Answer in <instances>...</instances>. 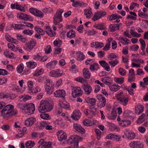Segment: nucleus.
<instances>
[{"label": "nucleus", "instance_id": "f257e3e1", "mask_svg": "<svg viewBox=\"0 0 148 148\" xmlns=\"http://www.w3.org/2000/svg\"><path fill=\"white\" fill-rule=\"evenodd\" d=\"M17 112L14 110V106L9 104L5 106L1 111V116L4 119H8L13 115L16 114Z\"/></svg>", "mask_w": 148, "mask_h": 148}, {"label": "nucleus", "instance_id": "f03ea898", "mask_svg": "<svg viewBox=\"0 0 148 148\" xmlns=\"http://www.w3.org/2000/svg\"><path fill=\"white\" fill-rule=\"evenodd\" d=\"M38 107L40 112H46L51 110L53 109V105L46 100H42Z\"/></svg>", "mask_w": 148, "mask_h": 148}, {"label": "nucleus", "instance_id": "7ed1b4c3", "mask_svg": "<svg viewBox=\"0 0 148 148\" xmlns=\"http://www.w3.org/2000/svg\"><path fill=\"white\" fill-rule=\"evenodd\" d=\"M64 11L63 9H58L53 16V22L55 25H58L59 28L63 26L62 24L60 23L63 21L62 15Z\"/></svg>", "mask_w": 148, "mask_h": 148}, {"label": "nucleus", "instance_id": "20e7f679", "mask_svg": "<svg viewBox=\"0 0 148 148\" xmlns=\"http://www.w3.org/2000/svg\"><path fill=\"white\" fill-rule=\"evenodd\" d=\"M36 42L35 40L32 39L24 45L23 48L27 51H30L36 46Z\"/></svg>", "mask_w": 148, "mask_h": 148}, {"label": "nucleus", "instance_id": "39448f33", "mask_svg": "<svg viewBox=\"0 0 148 148\" xmlns=\"http://www.w3.org/2000/svg\"><path fill=\"white\" fill-rule=\"evenodd\" d=\"M16 16L17 18L25 21H32L33 20L32 17L30 15L22 12L18 13Z\"/></svg>", "mask_w": 148, "mask_h": 148}, {"label": "nucleus", "instance_id": "423d86ee", "mask_svg": "<svg viewBox=\"0 0 148 148\" xmlns=\"http://www.w3.org/2000/svg\"><path fill=\"white\" fill-rule=\"evenodd\" d=\"M72 96L74 97L80 96L83 93L81 88L76 86L72 87Z\"/></svg>", "mask_w": 148, "mask_h": 148}, {"label": "nucleus", "instance_id": "0eeeda50", "mask_svg": "<svg viewBox=\"0 0 148 148\" xmlns=\"http://www.w3.org/2000/svg\"><path fill=\"white\" fill-rule=\"evenodd\" d=\"M64 74L63 71L60 69H57L51 71L49 72V75L52 77H58Z\"/></svg>", "mask_w": 148, "mask_h": 148}, {"label": "nucleus", "instance_id": "6e6552de", "mask_svg": "<svg viewBox=\"0 0 148 148\" xmlns=\"http://www.w3.org/2000/svg\"><path fill=\"white\" fill-rule=\"evenodd\" d=\"M25 108V109L27 110V113L29 115L33 114L35 110V105L32 103L26 104Z\"/></svg>", "mask_w": 148, "mask_h": 148}, {"label": "nucleus", "instance_id": "1a4fd4ad", "mask_svg": "<svg viewBox=\"0 0 148 148\" xmlns=\"http://www.w3.org/2000/svg\"><path fill=\"white\" fill-rule=\"evenodd\" d=\"M106 12L105 11H97L95 14L92 19L94 21L98 20L103 17L106 15Z\"/></svg>", "mask_w": 148, "mask_h": 148}, {"label": "nucleus", "instance_id": "9d476101", "mask_svg": "<svg viewBox=\"0 0 148 148\" xmlns=\"http://www.w3.org/2000/svg\"><path fill=\"white\" fill-rule=\"evenodd\" d=\"M130 148H143V144L139 141H132L129 144Z\"/></svg>", "mask_w": 148, "mask_h": 148}, {"label": "nucleus", "instance_id": "9b49d317", "mask_svg": "<svg viewBox=\"0 0 148 148\" xmlns=\"http://www.w3.org/2000/svg\"><path fill=\"white\" fill-rule=\"evenodd\" d=\"M54 97L64 98L66 96V91L63 89H59L54 92Z\"/></svg>", "mask_w": 148, "mask_h": 148}, {"label": "nucleus", "instance_id": "f8f14e48", "mask_svg": "<svg viewBox=\"0 0 148 148\" xmlns=\"http://www.w3.org/2000/svg\"><path fill=\"white\" fill-rule=\"evenodd\" d=\"M125 135L126 137L129 139H134L136 136V134L132 131H130L128 129L125 130Z\"/></svg>", "mask_w": 148, "mask_h": 148}, {"label": "nucleus", "instance_id": "ddd939ff", "mask_svg": "<svg viewBox=\"0 0 148 148\" xmlns=\"http://www.w3.org/2000/svg\"><path fill=\"white\" fill-rule=\"evenodd\" d=\"M117 100L119 102L124 106H126L128 102V97L127 95H125L121 97L117 98Z\"/></svg>", "mask_w": 148, "mask_h": 148}, {"label": "nucleus", "instance_id": "4468645a", "mask_svg": "<svg viewBox=\"0 0 148 148\" xmlns=\"http://www.w3.org/2000/svg\"><path fill=\"white\" fill-rule=\"evenodd\" d=\"M74 129L81 134H83L85 132V130L79 123H74L73 124Z\"/></svg>", "mask_w": 148, "mask_h": 148}, {"label": "nucleus", "instance_id": "2eb2a0df", "mask_svg": "<svg viewBox=\"0 0 148 148\" xmlns=\"http://www.w3.org/2000/svg\"><path fill=\"white\" fill-rule=\"evenodd\" d=\"M11 7L12 9H16L21 11L25 12V11L24 7L22 6L21 5L18 4L17 3H16L14 4H11Z\"/></svg>", "mask_w": 148, "mask_h": 148}, {"label": "nucleus", "instance_id": "dca6fc26", "mask_svg": "<svg viewBox=\"0 0 148 148\" xmlns=\"http://www.w3.org/2000/svg\"><path fill=\"white\" fill-rule=\"evenodd\" d=\"M81 115V113L79 110H75L73 112L71 116V117L73 119L75 120H77L79 119Z\"/></svg>", "mask_w": 148, "mask_h": 148}, {"label": "nucleus", "instance_id": "f3484780", "mask_svg": "<svg viewBox=\"0 0 148 148\" xmlns=\"http://www.w3.org/2000/svg\"><path fill=\"white\" fill-rule=\"evenodd\" d=\"M58 140L60 141H62L66 138V134L62 130L59 131L57 133Z\"/></svg>", "mask_w": 148, "mask_h": 148}, {"label": "nucleus", "instance_id": "a211bd4d", "mask_svg": "<svg viewBox=\"0 0 148 148\" xmlns=\"http://www.w3.org/2000/svg\"><path fill=\"white\" fill-rule=\"evenodd\" d=\"M135 78V75L134 74V70L131 69L129 71L128 81L130 82L134 81Z\"/></svg>", "mask_w": 148, "mask_h": 148}, {"label": "nucleus", "instance_id": "6ab92c4d", "mask_svg": "<svg viewBox=\"0 0 148 148\" xmlns=\"http://www.w3.org/2000/svg\"><path fill=\"white\" fill-rule=\"evenodd\" d=\"M82 87L85 94L89 95L92 91V87L89 84H84L82 85Z\"/></svg>", "mask_w": 148, "mask_h": 148}, {"label": "nucleus", "instance_id": "aec40b11", "mask_svg": "<svg viewBox=\"0 0 148 148\" xmlns=\"http://www.w3.org/2000/svg\"><path fill=\"white\" fill-rule=\"evenodd\" d=\"M98 99L100 100V106L101 107H104L106 104V99L103 97L102 95L100 94L97 95Z\"/></svg>", "mask_w": 148, "mask_h": 148}, {"label": "nucleus", "instance_id": "412c9836", "mask_svg": "<svg viewBox=\"0 0 148 148\" xmlns=\"http://www.w3.org/2000/svg\"><path fill=\"white\" fill-rule=\"evenodd\" d=\"M36 121V119L31 117L28 118L25 121V124L27 126H32Z\"/></svg>", "mask_w": 148, "mask_h": 148}, {"label": "nucleus", "instance_id": "4be33fe9", "mask_svg": "<svg viewBox=\"0 0 148 148\" xmlns=\"http://www.w3.org/2000/svg\"><path fill=\"white\" fill-rule=\"evenodd\" d=\"M135 113L138 115H139L143 112L144 107L142 105L139 104L135 107Z\"/></svg>", "mask_w": 148, "mask_h": 148}, {"label": "nucleus", "instance_id": "5701e85b", "mask_svg": "<svg viewBox=\"0 0 148 148\" xmlns=\"http://www.w3.org/2000/svg\"><path fill=\"white\" fill-rule=\"evenodd\" d=\"M83 76L85 78L89 79L91 76V74L87 68H84L82 71Z\"/></svg>", "mask_w": 148, "mask_h": 148}, {"label": "nucleus", "instance_id": "b1692460", "mask_svg": "<svg viewBox=\"0 0 148 148\" xmlns=\"http://www.w3.org/2000/svg\"><path fill=\"white\" fill-rule=\"evenodd\" d=\"M116 39L119 41H120L121 43L123 45H127L130 43L129 42V40L126 38H124L122 36H120L119 38H117Z\"/></svg>", "mask_w": 148, "mask_h": 148}, {"label": "nucleus", "instance_id": "393cba45", "mask_svg": "<svg viewBox=\"0 0 148 148\" xmlns=\"http://www.w3.org/2000/svg\"><path fill=\"white\" fill-rule=\"evenodd\" d=\"M77 135H73L70 136L67 141V143L69 145H71L75 141H77L76 139L77 138Z\"/></svg>", "mask_w": 148, "mask_h": 148}, {"label": "nucleus", "instance_id": "a878e982", "mask_svg": "<svg viewBox=\"0 0 148 148\" xmlns=\"http://www.w3.org/2000/svg\"><path fill=\"white\" fill-rule=\"evenodd\" d=\"M101 65L107 71H109L110 70L109 65L104 60H101L99 62Z\"/></svg>", "mask_w": 148, "mask_h": 148}, {"label": "nucleus", "instance_id": "bb28decb", "mask_svg": "<svg viewBox=\"0 0 148 148\" xmlns=\"http://www.w3.org/2000/svg\"><path fill=\"white\" fill-rule=\"evenodd\" d=\"M102 81L107 85H110L112 82V80L109 77H105L101 78Z\"/></svg>", "mask_w": 148, "mask_h": 148}, {"label": "nucleus", "instance_id": "cd10ccee", "mask_svg": "<svg viewBox=\"0 0 148 148\" xmlns=\"http://www.w3.org/2000/svg\"><path fill=\"white\" fill-rule=\"evenodd\" d=\"M122 25L121 23L118 24H110L109 25L110 31L111 32H114L116 30H119V26Z\"/></svg>", "mask_w": 148, "mask_h": 148}, {"label": "nucleus", "instance_id": "c85d7f7f", "mask_svg": "<svg viewBox=\"0 0 148 148\" xmlns=\"http://www.w3.org/2000/svg\"><path fill=\"white\" fill-rule=\"evenodd\" d=\"M59 105L61 108H64L66 109H68L70 106L68 103L65 101H60Z\"/></svg>", "mask_w": 148, "mask_h": 148}, {"label": "nucleus", "instance_id": "c756f323", "mask_svg": "<svg viewBox=\"0 0 148 148\" xmlns=\"http://www.w3.org/2000/svg\"><path fill=\"white\" fill-rule=\"evenodd\" d=\"M77 56V59L79 61H82L85 58V56L83 53L80 51L76 52Z\"/></svg>", "mask_w": 148, "mask_h": 148}, {"label": "nucleus", "instance_id": "7c9ffc66", "mask_svg": "<svg viewBox=\"0 0 148 148\" xmlns=\"http://www.w3.org/2000/svg\"><path fill=\"white\" fill-rule=\"evenodd\" d=\"M58 62L56 60L52 61L48 63L46 65L47 67L49 69H52L57 64Z\"/></svg>", "mask_w": 148, "mask_h": 148}, {"label": "nucleus", "instance_id": "2f4dec72", "mask_svg": "<svg viewBox=\"0 0 148 148\" xmlns=\"http://www.w3.org/2000/svg\"><path fill=\"white\" fill-rule=\"evenodd\" d=\"M130 15H128L126 17V19H131L134 20H136L137 19L136 16L137 15L134 12L131 11L130 12Z\"/></svg>", "mask_w": 148, "mask_h": 148}, {"label": "nucleus", "instance_id": "473e14b6", "mask_svg": "<svg viewBox=\"0 0 148 148\" xmlns=\"http://www.w3.org/2000/svg\"><path fill=\"white\" fill-rule=\"evenodd\" d=\"M99 69V64L96 63H94L91 64L89 67L90 70L92 71H94L95 70L97 71Z\"/></svg>", "mask_w": 148, "mask_h": 148}, {"label": "nucleus", "instance_id": "72a5a7b5", "mask_svg": "<svg viewBox=\"0 0 148 148\" xmlns=\"http://www.w3.org/2000/svg\"><path fill=\"white\" fill-rule=\"evenodd\" d=\"M4 54L6 57L10 59H13L15 58L14 54L12 52H10L7 50L5 51Z\"/></svg>", "mask_w": 148, "mask_h": 148}, {"label": "nucleus", "instance_id": "f704fd0d", "mask_svg": "<svg viewBox=\"0 0 148 148\" xmlns=\"http://www.w3.org/2000/svg\"><path fill=\"white\" fill-rule=\"evenodd\" d=\"M11 26L16 30L22 29H24V28L23 27V24L22 23L21 24H12Z\"/></svg>", "mask_w": 148, "mask_h": 148}, {"label": "nucleus", "instance_id": "c9c22d12", "mask_svg": "<svg viewBox=\"0 0 148 148\" xmlns=\"http://www.w3.org/2000/svg\"><path fill=\"white\" fill-rule=\"evenodd\" d=\"M84 14L87 18H90L92 14L91 8L85 9L84 11Z\"/></svg>", "mask_w": 148, "mask_h": 148}, {"label": "nucleus", "instance_id": "e433bc0d", "mask_svg": "<svg viewBox=\"0 0 148 148\" xmlns=\"http://www.w3.org/2000/svg\"><path fill=\"white\" fill-rule=\"evenodd\" d=\"M85 100L87 103L90 104L92 106L95 105L96 104L95 99V98L86 97Z\"/></svg>", "mask_w": 148, "mask_h": 148}, {"label": "nucleus", "instance_id": "4c0bfd02", "mask_svg": "<svg viewBox=\"0 0 148 148\" xmlns=\"http://www.w3.org/2000/svg\"><path fill=\"white\" fill-rule=\"evenodd\" d=\"M109 87L110 90L115 92L120 89V86L118 85H112L109 86Z\"/></svg>", "mask_w": 148, "mask_h": 148}, {"label": "nucleus", "instance_id": "58836bf2", "mask_svg": "<svg viewBox=\"0 0 148 148\" xmlns=\"http://www.w3.org/2000/svg\"><path fill=\"white\" fill-rule=\"evenodd\" d=\"M66 36L71 39L74 38L75 36V32L73 30H71L67 33Z\"/></svg>", "mask_w": 148, "mask_h": 148}, {"label": "nucleus", "instance_id": "ea45409f", "mask_svg": "<svg viewBox=\"0 0 148 148\" xmlns=\"http://www.w3.org/2000/svg\"><path fill=\"white\" fill-rule=\"evenodd\" d=\"M19 98L21 101H25L31 99L32 97L28 95H25L20 96Z\"/></svg>", "mask_w": 148, "mask_h": 148}, {"label": "nucleus", "instance_id": "a19ab883", "mask_svg": "<svg viewBox=\"0 0 148 148\" xmlns=\"http://www.w3.org/2000/svg\"><path fill=\"white\" fill-rule=\"evenodd\" d=\"M54 88V86L45 87V90L47 94L50 95L53 92Z\"/></svg>", "mask_w": 148, "mask_h": 148}, {"label": "nucleus", "instance_id": "79ce46f5", "mask_svg": "<svg viewBox=\"0 0 148 148\" xmlns=\"http://www.w3.org/2000/svg\"><path fill=\"white\" fill-rule=\"evenodd\" d=\"M27 67L31 69L34 68L36 66V63L35 62H29L26 63Z\"/></svg>", "mask_w": 148, "mask_h": 148}, {"label": "nucleus", "instance_id": "37998d69", "mask_svg": "<svg viewBox=\"0 0 148 148\" xmlns=\"http://www.w3.org/2000/svg\"><path fill=\"white\" fill-rule=\"evenodd\" d=\"M93 27L100 30H105L106 29L105 26L102 24L99 23L94 25Z\"/></svg>", "mask_w": 148, "mask_h": 148}, {"label": "nucleus", "instance_id": "c03bdc74", "mask_svg": "<svg viewBox=\"0 0 148 148\" xmlns=\"http://www.w3.org/2000/svg\"><path fill=\"white\" fill-rule=\"evenodd\" d=\"M45 79V87L54 86L52 81L50 80L48 78H46Z\"/></svg>", "mask_w": 148, "mask_h": 148}, {"label": "nucleus", "instance_id": "a18cd8bd", "mask_svg": "<svg viewBox=\"0 0 148 148\" xmlns=\"http://www.w3.org/2000/svg\"><path fill=\"white\" fill-rule=\"evenodd\" d=\"M145 116L146 115L145 114H142L137 121V123H142L145 121Z\"/></svg>", "mask_w": 148, "mask_h": 148}, {"label": "nucleus", "instance_id": "49530a36", "mask_svg": "<svg viewBox=\"0 0 148 148\" xmlns=\"http://www.w3.org/2000/svg\"><path fill=\"white\" fill-rule=\"evenodd\" d=\"M124 78L122 77H115L114 78V81L119 84H122L124 82Z\"/></svg>", "mask_w": 148, "mask_h": 148}, {"label": "nucleus", "instance_id": "de8ad7c7", "mask_svg": "<svg viewBox=\"0 0 148 148\" xmlns=\"http://www.w3.org/2000/svg\"><path fill=\"white\" fill-rule=\"evenodd\" d=\"M130 121L129 120H122L121 122L120 125L122 127L126 126L130 124Z\"/></svg>", "mask_w": 148, "mask_h": 148}, {"label": "nucleus", "instance_id": "09e8293b", "mask_svg": "<svg viewBox=\"0 0 148 148\" xmlns=\"http://www.w3.org/2000/svg\"><path fill=\"white\" fill-rule=\"evenodd\" d=\"M44 72V70L42 69L37 70L35 71L33 75L36 77L42 74Z\"/></svg>", "mask_w": 148, "mask_h": 148}, {"label": "nucleus", "instance_id": "8fccbe9b", "mask_svg": "<svg viewBox=\"0 0 148 148\" xmlns=\"http://www.w3.org/2000/svg\"><path fill=\"white\" fill-rule=\"evenodd\" d=\"M35 145L34 142L32 141H29L26 142L25 144V146L26 148H31L33 147Z\"/></svg>", "mask_w": 148, "mask_h": 148}, {"label": "nucleus", "instance_id": "3c124183", "mask_svg": "<svg viewBox=\"0 0 148 148\" xmlns=\"http://www.w3.org/2000/svg\"><path fill=\"white\" fill-rule=\"evenodd\" d=\"M41 112L40 114V116L42 119L45 120H48L50 119L49 116L48 114L45 113L44 112Z\"/></svg>", "mask_w": 148, "mask_h": 148}, {"label": "nucleus", "instance_id": "603ef678", "mask_svg": "<svg viewBox=\"0 0 148 148\" xmlns=\"http://www.w3.org/2000/svg\"><path fill=\"white\" fill-rule=\"evenodd\" d=\"M34 31L33 30L25 29L24 30L23 33L27 35L31 36L33 34Z\"/></svg>", "mask_w": 148, "mask_h": 148}, {"label": "nucleus", "instance_id": "864d4df0", "mask_svg": "<svg viewBox=\"0 0 148 148\" xmlns=\"http://www.w3.org/2000/svg\"><path fill=\"white\" fill-rule=\"evenodd\" d=\"M35 30L40 35H43L45 34V32L41 28H40L38 26H36L34 27Z\"/></svg>", "mask_w": 148, "mask_h": 148}, {"label": "nucleus", "instance_id": "5fc2aeb1", "mask_svg": "<svg viewBox=\"0 0 148 148\" xmlns=\"http://www.w3.org/2000/svg\"><path fill=\"white\" fill-rule=\"evenodd\" d=\"M90 110V112L93 115L95 116L98 114V112H97V109L94 107L91 108Z\"/></svg>", "mask_w": 148, "mask_h": 148}, {"label": "nucleus", "instance_id": "6e6d98bb", "mask_svg": "<svg viewBox=\"0 0 148 148\" xmlns=\"http://www.w3.org/2000/svg\"><path fill=\"white\" fill-rule=\"evenodd\" d=\"M118 71L120 74L122 76H124L126 75V72L125 70L123 68H119Z\"/></svg>", "mask_w": 148, "mask_h": 148}, {"label": "nucleus", "instance_id": "4d7b16f0", "mask_svg": "<svg viewBox=\"0 0 148 148\" xmlns=\"http://www.w3.org/2000/svg\"><path fill=\"white\" fill-rule=\"evenodd\" d=\"M41 89L38 86H36L34 88H32L29 90L31 91L30 93L32 92V93H36L40 91Z\"/></svg>", "mask_w": 148, "mask_h": 148}, {"label": "nucleus", "instance_id": "13d9d810", "mask_svg": "<svg viewBox=\"0 0 148 148\" xmlns=\"http://www.w3.org/2000/svg\"><path fill=\"white\" fill-rule=\"evenodd\" d=\"M22 23L23 24V27H28L32 29L34 27L33 24L29 23L22 22Z\"/></svg>", "mask_w": 148, "mask_h": 148}, {"label": "nucleus", "instance_id": "bf43d9fd", "mask_svg": "<svg viewBox=\"0 0 148 148\" xmlns=\"http://www.w3.org/2000/svg\"><path fill=\"white\" fill-rule=\"evenodd\" d=\"M139 41L141 44V48L142 50V51L144 50L146 46V44L145 41L142 38H140Z\"/></svg>", "mask_w": 148, "mask_h": 148}, {"label": "nucleus", "instance_id": "052dcab7", "mask_svg": "<svg viewBox=\"0 0 148 148\" xmlns=\"http://www.w3.org/2000/svg\"><path fill=\"white\" fill-rule=\"evenodd\" d=\"M118 15L116 14H113L111 16H108L109 18V19L110 21H113L117 19L118 17Z\"/></svg>", "mask_w": 148, "mask_h": 148}, {"label": "nucleus", "instance_id": "680f3d73", "mask_svg": "<svg viewBox=\"0 0 148 148\" xmlns=\"http://www.w3.org/2000/svg\"><path fill=\"white\" fill-rule=\"evenodd\" d=\"M23 64H21L18 65L17 67V72L19 73H21L23 71Z\"/></svg>", "mask_w": 148, "mask_h": 148}, {"label": "nucleus", "instance_id": "e2e57ef3", "mask_svg": "<svg viewBox=\"0 0 148 148\" xmlns=\"http://www.w3.org/2000/svg\"><path fill=\"white\" fill-rule=\"evenodd\" d=\"M130 33L134 37H140L141 35L140 34H138L136 32L133 31L132 30H131Z\"/></svg>", "mask_w": 148, "mask_h": 148}, {"label": "nucleus", "instance_id": "0e129e2a", "mask_svg": "<svg viewBox=\"0 0 148 148\" xmlns=\"http://www.w3.org/2000/svg\"><path fill=\"white\" fill-rule=\"evenodd\" d=\"M95 45H96V47H95V48H100L103 47L104 46V44L103 43L98 42H95Z\"/></svg>", "mask_w": 148, "mask_h": 148}, {"label": "nucleus", "instance_id": "69168bd1", "mask_svg": "<svg viewBox=\"0 0 148 148\" xmlns=\"http://www.w3.org/2000/svg\"><path fill=\"white\" fill-rule=\"evenodd\" d=\"M35 15L42 18L43 17L44 14L41 11L37 10Z\"/></svg>", "mask_w": 148, "mask_h": 148}, {"label": "nucleus", "instance_id": "338daca9", "mask_svg": "<svg viewBox=\"0 0 148 148\" xmlns=\"http://www.w3.org/2000/svg\"><path fill=\"white\" fill-rule=\"evenodd\" d=\"M95 133L97 136V138L99 140L101 138L100 136L101 134V131L99 129H96L95 130Z\"/></svg>", "mask_w": 148, "mask_h": 148}, {"label": "nucleus", "instance_id": "774afa93", "mask_svg": "<svg viewBox=\"0 0 148 148\" xmlns=\"http://www.w3.org/2000/svg\"><path fill=\"white\" fill-rule=\"evenodd\" d=\"M119 62L117 60H111L109 62V63L110 65L112 67L114 66L117 64Z\"/></svg>", "mask_w": 148, "mask_h": 148}]
</instances>
